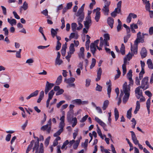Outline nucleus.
<instances>
[{
	"label": "nucleus",
	"mask_w": 153,
	"mask_h": 153,
	"mask_svg": "<svg viewBox=\"0 0 153 153\" xmlns=\"http://www.w3.org/2000/svg\"><path fill=\"white\" fill-rule=\"evenodd\" d=\"M100 47L98 46L99 43V40L97 39L94 42L90 44V48L91 53L94 55L95 52L97 50L96 48L99 51L102 49L103 46L105 45V41L104 39L102 37H100Z\"/></svg>",
	"instance_id": "1"
},
{
	"label": "nucleus",
	"mask_w": 153,
	"mask_h": 153,
	"mask_svg": "<svg viewBox=\"0 0 153 153\" xmlns=\"http://www.w3.org/2000/svg\"><path fill=\"white\" fill-rule=\"evenodd\" d=\"M141 33L140 31L137 33V38L134 41V45L133 46L131 45V50L134 54H137V53L138 43L140 42L143 43L144 42V37L141 36Z\"/></svg>",
	"instance_id": "2"
},
{
	"label": "nucleus",
	"mask_w": 153,
	"mask_h": 153,
	"mask_svg": "<svg viewBox=\"0 0 153 153\" xmlns=\"http://www.w3.org/2000/svg\"><path fill=\"white\" fill-rule=\"evenodd\" d=\"M123 92L125 94V95L123 97V102L124 103H126L128 100L130 95V87L129 85H127V82H125L123 85Z\"/></svg>",
	"instance_id": "3"
},
{
	"label": "nucleus",
	"mask_w": 153,
	"mask_h": 153,
	"mask_svg": "<svg viewBox=\"0 0 153 153\" xmlns=\"http://www.w3.org/2000/svg\"><path fill=\"white\" fill-rule=\"evenodd\" d=\"M34 138L37 140L36 142L34 143V140H32L30 144L28 146L27 149L26 150V153H28L32 149L34 143V145L33 149V152L35 150L37 149L39 147V139L38 137L34 136Z\"/></svg>",
	"instance_id": "4"
},
{
	"label": "nucleus",
	"mask_w": 153,
	"mask_h": 153,
	"mask_svg": "<svg viewBox=\"0 0 153 153\" xmlns=\"http://www.w3.org/2000/svg\"><path fill=\"white\" fill-rule=\"evenodd\" d=\"M131 53L130 52H129L128 54L126 55V56L124 59V63L122 65V68L123 70V75L124 76L126 73V65H127V61H129L132 58L133 56L135 54H134L131 52Z\"/></svg>",
	"instance_id": "5"
},
{
	"label": "nucleus",
	"mask_w": 153,
	"mask_h": 153,
	"mask_svg": "<svg viewBox=\"0 0 153 153\" xmlns=\"http://www.w3.org/2000/svg\"><path fill=\"white\" fill-rule=\"evenodd\" d=\"M65 116L63 115L60 119V122L59 123V129L56 132L53 134L54 137H56L58 135H59L63 131V128L65 126Z\"/></svg>",
	"instance_id": "6"
},
{
	"label": "nucleus",
	"mask_w": 153,
	"mask_h": 153,
	"mask_svg": "<svg viewBox=\"0 0 153 153\" xmlns=\"http://www.w3.org/2000/svg\"><path fill=\"white\" fill-rule=\"evenodd\" d=\"M104 6L102 9V11L105 15H108L109 12V6L110 4V1H103Z\"/></svg>",
	"instance_id": "7"
},
{
	"label": "nucleus",
	"mask_w": 153,
	"mask_h": 153,
	"mask_svg": "<svg viewBox=\"0 0 153 153\" xmlns=\"http://www.w3.org/2000/svg\"><path fill=\"white\" fill-rule=\"evenodd\" d=\"M149 78L148 76L144 77L142 80L141 82V87L142 89L145 90L149 88L148 83Z\"/></svg>",
	"instance_id": "8"
},
{
	"label": "nucleus",
	"mask_w": 153,
	"mask_h": 153,
	"mask_svg": "<svg viewBox=\"0 0 153 153\" xmlns=\"http://www.w3.org/2000/svg\"><path fill=\"white\" fill-rule=\"evenodd\" d=\"M140 99L139 101H137L136 103V106L135 107V110L134 111V114H136L137 113V112L139 111L140 108V102H144L145 101V98L143 96H141Z\"/></svg>",
	"instance_id": "9"
},
{
	"label": "nucleus",
	"mask_w": 153,
	"mask_h": 153,
	"mask_svg": "<svg viewBox=\"0 0 153 153\" xmlns=\"http://www.w3.org/2000/svg\"><path fill=\"white\" fill-rule=\"evenodd\" d=\"M92 23L91 17L90 16L88 15L86 18V20L84 21V25L85 27L89 29Z\"/></svg>",
	"instance_id": "10"
},
{
	"label": "nucleus",
	"mask_w": 153,
	"mask_h": 153,
	"mask_svg": "<svg viewBox=\"0 0 153 153\" xmlns=\"http://www.w3.org/2000/svg\"><path fill=\"white\" fill-rule=\"evenodd\" d=\"M142 87L140 86H139L136 88L135 90V93L137 99H139L141 96L143 95V91L141 89Z\"/></svg>",
	"instance_id": "11"
},
{
	"label": "nucleus",
	"mask_w": 153,
	"mask_h": 153,
	"mask_svg": "<svg viewBox=\"0 0 153 153\" xmlns=\"http://www.w3.org/2000/svg\"><path fill=\"white\" fill-rule=\"evenodd\" d=\"M75 81V79L73 77H71L67 79L66 78L65 79V81H66V82L68 84V85L67 86L68 88L75 86V84L73 83Z\"/></svg>",
	"instance_id": "12"
},
{
	"label": "nucleus",
	"mask_w": 153,
	"mask_h": 153,
	"mask_svg": "<svg viewBox=\"0 0 153 153\" xmlns=\"http://www.w3.org/2000/svg\"><path fill=\"white\" fill-rule=\"evenodd\" d=\"M0 79L2 81L4 82L1 83H5L6 82H10L11 79V77L10 76L6 74H4L2 75Z\"/></svg>",
	"instance_id": "13"
},
{
	"label": "nucleus",
	"mask_w": 153,
	"mask_h": 153,
	"mask_svg": "<svg viewBox=\"0 0 153 153\" xmlns=\"http://www.w3.org/2000/svg\"><path fill=\"white\" fill-rule=\"evenodd\" d=\"M54 85L53 83H50L48 81H47L45 90V94H47L49 91L52 88Z\"/></svg>",
	"instance_id": "14"
},
{
	"label": "nucleus",
	"mask_w": 153,
	"mask_h": 153,
	"mask_svg": "<svg viewBox=\"0 0 153 153\" xmlns=\"http://www.w3.org/2000/svg\"><path fill=\"white\" fill-rule=\"evenodd\" d=\"M76 16L78 17L77 19H79V20L84 19V13L83 10L79 9L78 12L76 14Z\"/></svg>",
	"instance_id": "15"
},
{
	"label": "nucleus",
	"mask_w": 153,
	"mask_h": 153,
	"mask_svg": "<svg viewBox=\"0 0 153 153\" xmlns=\"http://www.w3.org/2000/svg\"><path fill=\"white\" fill-rule=\"evenodd\" d=\"M100 8H97L94 9L93 12L96 13V16L95 17V19L97 22H98L99 20L100 16Z\"/></svg>",
	"instance_id": "16"
},
{
	"label": "nucleus",
	"mask_w": 153,
	"mask_h": 153,
	"mask_svg": "<svg viewBox=\"0 0 153 153\" xmlns=\"http://www.w3.org/2000/svg\"><path fill=\"white\" fill-rule=\"evenodd\" d=\"M85 49L84 47H81L78 53L79 58L80 59H84L85 55L84 53Z\"/></svg>",
	"instance_id": "17"
},
{
	"label": "nucleus",
	"mask_w": 153,
	"mask_h": 153,
	"mask_svg": "<svg viewBox=\"0 0 153 153\" xmlns=\"http://www.w3.org/2000/svg\"><path fill=\"white\" fill-rule=\"evenodd\" d=\"M60 53L59 52H58L57 57L55 60V65H60L62 63L63 61L62 60L60 59Z\"/></svg>",
	"instance_id": "18"
},
{
	"label": "nucleus",
	"mask_w": 153,
	"mask_h": 153,
	"mask_svg": "<svg viewBox=\"0 0 153 153\" xmlns=\"http://www.w3.org/2000/svg\"><path fill=\"white\" fill-rule=\"evenodd\" d=\"M130 132L131 133V138L133 143L135 145H137V143H138V142H139V141L137 140L135 133L132 131H130Z\"/></svg>",
	"instance_id": "19"
},
{
	"label": "nucleus",
	"mask_w": 153,
	"mask_h": 153,
	"mask_svg": "<svg viewBox=\"0 0 153 153\" xmlns=\"http://www.w3.org/2000/svg\"><path fill=\"white\" fill-rule=\"evenodd\" d=\"M74 115V110H69L67 114V119L68 121H70L71 118H73Z\"/></svg>",
	"instance_id": "20"
},
{
	"label": "nucleus",
	"mask_w": 153,
	"mask_h": 153,
	"mask_svg": "<svg viewBox=\"0 0 153 153\" xmlns=\"http://www.w3.org/2000/svg\"><path fill=\"white\" fill-rule=\"evenodd\" d=\"M144 4H145L146 9L147 10L149 11L151 9V4L149 1L147 0H142Z\"/></svg>",
	"instance_id": "21"
},
{
	"label": "nucleus",
	"mask_w": 153,
	"mask_h": 153,
	"mask_svg": "<svg viewBox=\"0 0 153 153\" xmlns=\"http://www.w3.org/2000/svg\"><path fill=\"white\" fill-rule=\"evenodd\" d=\"M95 120L102 127H106V125L104 123L102 120L99 119L97 117H95Z\"/></svg>",
	"instance_id": "22"
},
{
	"label": "nucleus",
	"mask_w": 153,
	"mask_h": 153,
	"mask_svg": "<svg viewBox=\"0 0 153 153\" xmlns=\"http://www.w3.org/2000/svg\"><path fill=\"white\" fill-rule=\"evenodd\" d=\"M104 40L105 41V45L106 46H109L108 41L110 40V37L108 34H105L104 35Z\"/></svg>",
	"instance_id": "23"
},
{
	"label": "nucleus",
	"mask_w": 153,
	"mask_h": 153,
	"mask_svg": "<svg viewBox=\"0 0 153 153\" xmlns=\"http://www.w3.org/2000/svg\"><path fill=\"white\" fill-rule=\"evenodd\" d=\"M68 122L72 124V126L73 127H74L76 125L77 123V118L76 117L71 118L70 121Z\"/></svg>",
	"instance_id": "24"
},
{
	"label": "nucleus",
	"mask_w": 153,
	"mask_h": 153,
	"mask_svg": "<svg viewBox=\"0 0 153 153\" xmlns=\"http://www.w3.org/2000/svg\"><path fill=\"white\" fill-rule=\"evenodd\" d=\"M140 54L142 58H145L147 56V52L146 48H143L141 51Z\"/></svg>",
	"instance_id": "25"
},
{
	"label": "nucleus",
	"mask_w": 153,
	"mask_h": 153,
	"mask_svg": "<svg viewBox=\"0 0 153 153\" xmlns=\"http://www.w3.org/2000/svg\"><path fill=\"white\" fill-rule=\"evenodd\" d=\"M54 92L53 90H51L48 93V97L47 101V103H50V100L52 99L54 94Z\"/></svg>",
	"instance_id": "26"
},
{
	"label": "nucleus",
	"mask_w": 153,
	"mask_h": 153,
	"mask_svg": "<svg viewBox=\"0 0 153 153\" xmlns=\"http://www.w3.org/2000/svg\"><path fill=\"white\" fill-rule=\"evenodd\" d=\"M146 105L148 113L149 114L150 113V108L151 105V98H149L148 99L146 102Z\"/></svg>",
	"instance_id": "27"
},
{
	"label": "nucleus",
	"mask_w": 153,
	"mask_h": 153,
	"mask_svg": "<svg viewBox=\"0 0 153 153\" xmlns=\"http://www.w3.org/2000/svg\"><path fill=\"white\" fill-rule=\"evenodd\" d=\"M102 73V70L101 68H99L97 72V76L96 79L97 81H99L101 78V76Z\"/></svg>",
	"instance_id": "28"
},
{
	"label": "nucleus",
	"mask_w": 153,
	"mask_h": 153,
	"mask_svg": "<svg viewBox=\"0 0 153 153\" xmlns=\"http://www.w3.org/2000/svg\"><path fill=\"white\" fill-rule=\"evenodd\" d=\"M114 19L111 17H109L107 19V23L111 28L113 27Z\"/></svg>",
	"instance_id": "29"
},
{
	"label": "nucleus",
	"mask_w": 153,
	"mask_h": 153,
	"mask_svg": "<svg viewBox=\"0 0 153 153\" xmlns=\"http://www.w3.org/2000/svg\"><path fill=\"white\" fill-rule=\"evenodd\" d=\"M28 7V4L26 1H25L23 3L22 6L20 7L19 9L20 11H22L23 10H26Z\"/></svg>",
	"instance_id": "30"
},
{
	"label": "nucleus",
	"mask_w": 153,
	"mask_h": 153,
	"mask_svg": "<svg viewBox=\"0 0 153 153\" xmlns=\"http://www.w3.org/2000/svg\"><path fill=\"white\" fill-rule=\"evenodd\" d=\"M109 104V101L108 100L104 101L103 102L102 108L103 110H105L108 108Z\"/></svg>",
	"instance_id": "31"
},
{
	"label": "nucleus",
	"mask_w": 153,
	"mask_h": 153,
	"mask_svg": "<svg viewBox=\"0 0 153 153\" xmlns=\"http://www.w3.org/2000/svg\"><path fill=\"white\" fill-rule=\"evenodd\" d=\"M138 27L136 24L133 23L130 25V29L132 33H136L134 29L138 28Z\"/></svg>",
	"instance_id": "32"
},
{
	"label": "nucleus",
	"mask_w": 153,
	"mask_h": 153,
	"mask_svg": "<svg viewBox=\"0 0 153 153\" xmlns=\"http://www.w3.org/2000/svg\"><path fill=\"white\" fill-rule=\"evenodd\" d=\"M38 148L36 149V150L35 153H44V148L43 145L42 143H41L40 144V148L39 149Z\"/></svg>",
	"instance_id": "33"
},
{
	"label": "nucleus",
	"mask_w": 153,
	"mask_h": 153,
	"mask_svg": "<svg viewBox=\"0 0 153 153\" xmlns=\"http://www.w3.org/2000/svg\"><path fill=\"white\" fill-rule=\"evenodd\" d=\"M42 130L45 131L46 130L48 133H49L51 130V127L49 126L48 125H46L43 126L41 128Z\"/></svg>",
	"instance_id": "34"
},
{
	"label": "nucleus",
	"mask_w": 153,
	"mask_h": 153,
	"mask_svg": "<svg viewBox=\"0 0 153 153\" xmlns=\"http://www.w3.org/2000/svg\"><path fill=\"white\" fill-rule=\"evenodd\" d=\"M147 64L149 68L151 69H153V64L151 59H148L147 61Z\"/></svg>",
	"instance_id": "35"
},
{
	"label": "nucleus",
	"mask_w": 153,
	"mask_h": 153,
	"mask_svg": "<svg viewBox=\"0 0 153 153\" xmlns=\"http://www.w3.org/2000/svg\"><path fill=\"white\" fill-rule=\"evenodd\" d=\"M83 19H82L81 20H79V19H77V22L78 23L79 26L77 27L76 28V29L77 30H79L82 28L83 25L81 23V22H82Z\"/></svg>",
	"instance_id": "36"
},
{
	"label": "nucleus",
	"mask_w": 153,
	"mask_h": 153,
	"mask_svg": "<svg viewBox=\"0 0 153 153\" xmlns=\"http://www.w3.org/2000/svg\"><path fill=\"white\" fill-rule=\"evenodd\" d=\"M7 21L11 26H13V25H16V21L14 19H11L9 18H8Z\"/></svg>",
	"instance_id": "37"
},
{
	"label": "nucleus",
	"mask_w": 153,
	"mask_h": 153,
	"mask_svg": "<svg viewBox=\"0 0 153 153\" xmlns=\"http://www.w3.org/2000/svg\"><path fill=\"white\" fill-rule=\"evenodd\" d=\"M44 96V92L43 91H41L40 93V95L37 100V102L38 103H39L41 102L42 99L43 98Z\"/></svg>",
	"instance_id": "38"
},
{
	"label": "nucleus",
	"mask_w": 153,
	"mask_h": 153,
	"mask_svg": "<svg viewBox=\"0 0 153 153\" xmlns=\"http://www.w3.org/2000/svg\"><path fill=\"white\" fill-rule=\"evenodd\" d=\"M114 116L115 121H116L118 119L119 117V114L117 108H115L114 110Z\"/></svg>",
	"instance_id": "39"
},
{
	"label": "nucleus",
	"mask_w": 153,
	"mask_h": 153,
	"mask_svg": "<svg viewBox=\"0 0 153 153\" xmlns=\"http://www.w3.org/2000/svg\"><path fill=\"white\" fill-rule=\"evenodd\" d=\"M74 47V44L73 43L71 44L69 47V52H71V53H74L75 51Z\"/></svg>",
	"instance_id": "40"
},
{
	"label": "nucleus",
	"mask_w": 153,
	"mask_h": 153,
	"mask_svg": "<svg viewBox=\"0 0 153 153\" xmlns=\"http://www.w3.org/2000/svg\"><path fill=\"white\" fill-rule=\"evenodd\" d=\"M72 102L73 104H76L77 105H81L82 103V101L80 99H76L73 100L72 101Z\"/></svg>",
	"instance_id": "41"
},
{
	"label": "nucleus",
	"mask_w": 153,
	"mask_h": 153,
	"mask_svg": "<svg viewBox=\"0 0 153 153\" xmlns=\"http://www.w3.org/2000/svg\"><path fill=\"white\" fill-rule=\"evenodd\" d=\"M62 76L61 75H59L57 78L56 82V84L57 85H59L62 82Z\"/></svg>",
	"instance_id": "42"
},
{
	"label": "nucleus",
	"mask_w": 153,
	"mask_h": 153,
	"mask_svg": "<svg viewBox=\"0 0 153 153\" xmlns=\"http://www.w3.org/2000/svg\"><path fill=\"white\" fill-rule=\"evenodd\" d=\"M132 108H130L127 111L126 116L128 118L130 119L131 118Z\"/></svg>",
	"instance_id": "43"
},
{
	"label": "nucleus",
	"mask_w": 153,
	"mask_h": 153,
	"mask_svg": "<svg viewBox=\"0 0 153 153\" xmlns=\"http://www.w3.org/2000/svg\"><path fill=\"white\" fill-rule=\"evenodd\" d=\"M122 1H119L117 4V7L115 9H117V10H118V12L120 13L121 11V7Z\"/></svg>",
	"instance_id": "44"
},
{
	"label": "nucleus",
	"mask_w": 153,
	"mask_h": 153,
	"mask_svg": "<svg viewBox=\"0 0 153 153\" xmlns=\"http://www.w3.org/2000/svg\"><path fill=\"white\" fill-rule=\"evenodd\" d=\"M77 25L76 23H72L71 24V27L72 31L73 32L76 31V29Z\"/></svg>",
	"instance_id": "45"
},
{
	"label": "nucleus",
	"mask_w": 153,
	"mask_h": 153,
	"mask_svg": "<svg viewBox=\"0 0 153 153\" xmlns=\"http://www.w3.org/2000/svg\"><path fill=\"white\" fill-rule=\"evenodd\" d=\"M132 71L130 70L127 74V78L128 79H132Z\"/></svg>",
	"instance_id": "46"
},
{
	"label": "nucleus",
	"mask_w": 153,
	"mask_h": 153,
	"mask_svg": "<svg viewBox=\"0 0 153 153\" xmlns=\"http://www.w3.org/2000/svg\"><path fill=\"white\" fill-rule=\"evenodd\" d=\"M120 51L122 55H124L125 53V47L123 44L121 45L120 49Z\"/></svg>",
	"instance_id": "47"
},
{
	"label": "nucleus",
	"mask_w": 153,
	"mask_h": 153,
	"mask_svg": "<svg viewBox=\"0 0 153 153\" xmlns=\"http://www.w3.org/2000/svg\"><path fill=\"white\" fill-rule=\"evenodd\" d=\"M75 143L74 144L73 147L74 149H76L78 147L80 142V140H76L75 141Z\"/></svg>",
	"instance_id": "48"
},
{
	"label": "nucleus",
	"mask_w": 153,
	"mask_h": 153,
	"mask_svg": "<svg viewBox=\"0 0 153 153\" xmlns=\"http://www.w3.org/2000/svg\"><path fill=\"white\" fill-rule=\"evenodd\" d=\"M96 63V60L94 58H92V59L91 64L90 67V68L91 69H92L95 66Z\"/></svg>",
	"instance_id": "49"
},
{
	"label": "nucleus",
	"mask_w": 153,
	"mask_h": 153,
	"mask_svg": "<svg viewBox=\"0 0 153 153\" xmlns=\"http://www.w3.org/2000/svg\"><path fill=\"white\" fill-rule=\"evenodd\" d=\"M124 94L122 90L121 91V93L120 94V96L119 98L118 101V102L117 104L118 105H119L121 102V97H123Z\"/></svg>",
	"instance_id": "50"
},
{
	"label": "nucleus",
	"mask_w": 153,
	"mask_h": 153,
	"mask_svg": "<svg viewBox=\"0 0 153 153\" xmlns=\"http://www.w3.org/2000/svg\"><path fill=\"white\" fill-rule=\"evenodd\" d=\"M111 85H108L107 88V94L109 98L110 97L111 93Z\"/></svg>",
	"instance_id": "51"
},
{
	"label": "nucleus",
	"mask_w": 153,
	"mask_h": 153,
	"mask_svg": "<svg viewBox=\"0 0 153 153\" xmlns=\"http://www.w3.org/2000/svg\"><path fill=\"white\" fill-rule=\"evenodd\" d=\"M118 12V10H117V9H115L114 11L111 13V15L112 16L115 17L116 16L117 13H119Z\"/></svg>",
	"instance_id": "52"
},
{
	"label": "nucleus",
	"mask_w": 153,
	"mask_h": 153,
	"mask_svg": "<svg viewBox=\"0 0 153 153\" xmlns=\"http://www.w3.org/2000/svg\"><path fill=\"white\" fill-rule=\"evenodd\" d=\"M88 139H85L84 143H82L81 144L82 146L84 148H86L88 146Z\"/></svg>",
	"instance_id": "53"
},
{
	"label": "nucleus",
	"mask_w": 153,
	"mask_h": 153,
	"mask_svg": "<svg viewBox=\"0 0 153 153\" xmlns=\"http://www.w3.org/2000/svg\"><path fill=\"white\" fill-rule=\"evenodd\" d=\"M51 34L53 37H54L57 33L56 31L53 28L51 30Z\"/></svg>",
	"instance_id": "54"
},
{
	"label": "nucleus",
	"mask_w": 153,
	"mask_h": 153,
	"mask_svg": "<svg viewBox=\"0 0 153 153\" xmlns=\"http://www.w3.org/2000/svg\"><path fill=\"white\" fill-rule=\"evenodd\" d=\"M131 36V34L130 33H128L126 36L124 37V41L125 43H126L128 41V40Z\"/></svg>",
	"instance_id": "55"
},
{
	"label": "nucleus",
	"mask_w": 153,
	"mask_h": 153,
	"mask_svg": "<svg viewBox=\"0 0 153 153\" xmlns=\"http://www.w3.org/2000/svg\"><path fill=\"white\" fill-rule=\"evenodd\" d=\"M22 51V49H19V51H16V57L17 58H20L21 57V53Z\"/></svg>",
	"instance_id": "56"
},
{
	"label": "nucleus",
	"mask_w": 153,
	"mask_h": 153,
	"mask_svg": "<svg viewBox=\"0 0 153 153\" xmlns=\"http://www.w3.org/2000/svg\"><path fill=\"white\" fill-rule=\"evenodd\" d=\"M75 36L77 37H78V34L76 33L75 34L74 33H71L69 36L70 40L71 39L74 38Z\"/></svg>",
	"instance_id": "57"
},
{
	"label": "nucleus",
	"mask_w": 153,
	"mask_h": 153,
	"mask_svg": "<svg viewBox=\"0 0 153 153\" xmlns=\"http://www.w3.org/2000/svg\"><path fill=\"white\" fill-rule=\"evenodd\" d=\"M74 132L73 134V137L74 140H75L76 138V136L78 134V129L77 128L74 130Z\"/></svg>",
	"instance_id": "58"
},
{
	"label": "nucleus",
	"mask_w": 153,
	"mask_h": 153,
	"mask_svg": "<svg viewBox=\"0 0 153 153\" xmlns=\"http://www.w3.org/2000/svg\"><path fill=\"white\" fill-rule=\"evenodd\" d=\"M34 62V60L33 59L30 58L27 59L26 62V63L28 64L29 65H30V64L33 63Z\"/></svg>",
	"instance_id": "59"
},
{
	"label": "nucleus",
	"mask_w": 153,
	"mask_h": 153,
	"mask_svg": "<svg viewBox=\"0 0 153 153\" xmlns=\"http://www.w3.org/2000/svg\"><path fill=\"white\" fill-rule=\"evenodd\" d=\"M61 43L59 41L57 42L56 46V50L57 51L59 50L61 48Z\"/></svg>",
	"instance_id": "60"
},
{
	"label": "nucleus",
	"mask_w": 153,
	"mask_h": 153,
	"mask_svg": "<svg viewBox=\"0 0 153 153\" xmlns=\"http://www.w3.org/2000/svg\"><path fill=\"white\" fill-rule=\"evenodd\" d=\"M39 91L38 90H36L33 93H32L30 94L32 97L36 96L38 94Z\"/></svg>",
	"instance_id": "61"
},
{
	"label": "nucleus",
	"mask_w": 153,
	"mask_h": 153,
	"mask_svg": "<svg viewBox=\"0 0 153 153\" xmlns=\"http://www.w3.org/2000/svg\"><path fill=\"white\" fill-rule=\"evenodd\" d=\"M91 80L90 79H87L86 80L85 86L88 87L90 85Z\"/></svg>",
	"instance_id": "62"
},
{
	"label": "nucleus",
	"mask_w": 153,
	"mask_h": 153,
	"mask_svg": "<svg viewBox=\"0 0 153 153\" xmlns=\"http://www.w3.org/2000/svg\"><path fill=\"white\" fill-rule=\"evenodd\" d=\"M97 86L96 88V90L99 91H101L102 90V87L97 83Z\"/></svg>",
	"instance_id": "63"
},
{
	"label": "nucleus",
	"mask_w": 153,
	"mask_h": 153,
	"mask_svg": "<svg viewBox=\"0 0 153 153\" xmlns=\"http://www.w3.org/2000/svg\"><path fill=\"white\" fill-rule=\"evenodd\" d=\"M149 34L150 35H152L153 34V27H150L149 30Z\"/></svg>",
	"instance_id": "64"
}]
</instances>
